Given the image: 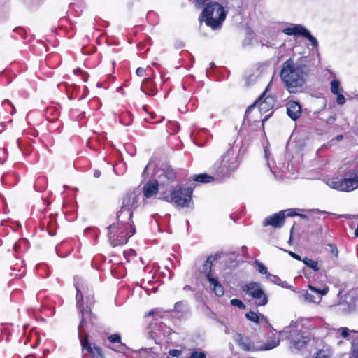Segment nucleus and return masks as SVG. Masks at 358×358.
<instances>
[{
  "label": "nucleus",
  "mask_w": 358,
  "mask_h": 358,
  "mask_svg": "<svg viewBox=\"0 0 358 358\" xmlns=\"http://www.w3.org/2000/svg\"><path fill=\"white\" fill-rule=\"evenodd\" d=\"M9 103V101L8 100H4L3 101V103Z\"/></svg>",
  "instance_id": "obj_59"
},
{
  "label": "nucleus",
  "mask_w": 358,
  "mask_h": 358,
  "mask_svg": "<svg viewBox=\"0 0 358 358\" xmlns=\"http://www.w3.org/2000/svg\"><path fill=\"white\" fill-rule=\"evenodd\" d=\"M337 333L343 338H347L350 334V330L347 327H341L338 329Z\"/></svg>",
  "instance_id": "obj_39"
},
{
  "label": "nucleus",
  "mask_w": 358,
  "mask_h": 358,
  "mask_svg": "<svg viewBox=\"0 0 358 358\" xmlns=\"http://www.w3.org/2000/svg\"><path fill=\"white\" fill-rule=\"evenodd\" d=\"M48 352H49V350H47L44 351V353H48Z\"/></svg>",
  "instance_id": "obj_62"
},
{
  "label": "nucleus",
  "mask_w": 358,
  "mask_h": 358,
  "mask_svg": "<svg viewBox=\"0 0 358 358\" xmlns=\"http://www.w3.org/2000/svg\"><path fill=\"white\" fill-rule=\"evenodd\" d=\"M22 265L18 266L15 265L14 266L11 267V270L13 271V273L10 274V275L14 276L15 278H20L23 277L25 274L26 269L22 265L23 262H21Z\"/></svg>",
  "instance_id": "obj_28"
},
{
  "label": "nucleus",
  "mask_w": 358,
  "mask_h": 358,
  "mask_svg": "<svg viewBox=\"0 0 358 358\" xmlns=\"http://www.w3.org/2000/svg\"><path fill=\"white\" fill-rule=\"evenodd\" d=\"M328 245L331 248L332 254H334L335 256H338V252L336 247L333 244H329Z\"/></svg>",
  "instance_id": "obj_44"
},
{
  "label": "nucleus",
  "mask_w": 358,
  "mask_h": 358,
  "mask_svg": "<svg viewBox=\"0 0 358 358\" xmlns=\"http://www.w3.org/2000/svg\"><path fill=\"white\" fill-rule=\"evenodd\" d=\"M234 341L242 348L243 350L248 352H255L259 350H269L277 347L280 344V339L274 337L272 340H269L264 345H257L251 342L249 338L243 337L241 334H235L233 336Z\"/></svg>",
  "instance_id": "obj_7"
},
{
  "label": "nucleus",
  "mask_w": 358,
  "mask_h": 358,
  "mask_svg": "<svg viewBox=\"0 0 358 358\" xmlns=\"http://www.w3.org/2000/svg\"><path fill=\"white\" fill-rule=\"evenodd\" d=\"M240 163L239 150L234 146H230L215 162L213 166V171L217 178H228L238 169Z\"/></svg>",
  "instance_id": "obj_2"
},
{
  "label": "nucleus",
  "mask_w": 358,
  "mask_h": 358,
  "mask_svg": "<svg viewBox=\"0 0 358 358\" xmlns=\"http://www.w3.org/2000/svg\"><path fill=\"white\" fill-rule=\"evenodd\" d=\"M286 217V211H279L270 216L266 217L262 222L264 227L272 226L274 228H281Z\"/></svg>",
  "instance_id": "obj_14"
},
{
  "label": "nucleus",
  "mask_w": 358,
  "mask_h": 358,
  "mask_svg": "<svg viewBox=\"0 0 358 358\" xmlns=\"http://www.w3.org/2000/svg\"><path fill=\"white\" fill-rule=\"evenodd\" d=\"M108 239L113 247L126 243L136 232L134 226L129 228L117 222L108 226Z\"/></svg>",
  "instance_id": "obj_5"
},
{
  "label": "nucleus",
  "mask_w": 358,
  "mask_h": 358,
  "mask_svg": "<svg viewBox=\"0 0 358 358\" xmlns=\"http://www.w3.org/2000/svg\"><path fill=\"white\" fill-rule=\"evenodd\" d=\"M310 73L306 58H289L282 65L280 76L286 90L291 94L301 92Z\"/></svg>",
  "instance_id": "obj_1"
},
{
  "label": "nucleus",
  "mask_w": 358,
  "mask_h": 358,
  "mask_svg": "<svg viewBox=\"0 0 358 358\" xmlns=\"http://www.w3.org/2000/svg\"><path fill=\"white\" fill-rule=\"evenodd\" d=\"M283 211H286V216H288V217H293V216H295V215H298L295 212V210L292 209V208L284 210Z\"/></svg>",
  "instance_id": "obj_42"
},
{
  "label": "nucleus",
  "mask_w": 358,
  "mask_h": 358,
  "mask_svg": "<svg viewBox=\"0 0 358 358\" xmlns=\"http://www.w3.org/2000/svg\"><path fill=\"white\" fill-rule=\"evenodd\" d=\"M176 176L174 170L170 167H167L160 171L159 177V178H164L167 179L168 182H172L176 178Z\"/></svg>",
  "instance_id": "obj_27"
},
{
  "label": "nucleus",
  "mask_w": 358,
  "mask_h": 358,
  "mask_svg": "<svg viewBox=\"0 0 358 358\" xmlns=\"http://www.w3.org/2000/svg\"><path fill=\"white\" fill-rule=\"evenodd\" d=\"M88 94V90L86 87H84V93L83 95L79 99V100L83 99L85 96H86Z\"/></svg>",
  "instance_id": "obj_46"
},
{
  "label": "nucleus",
  "mask_w": 358,
  "mask_h": 358,
  "mask_svg": "<svg viewBox=\"0 0 358 358\" xmlns=\"http://www.w3.org/2000/svg\"><path fill=\"white\" fill-rule=\"evenodd\" d=\"M267 280H268L270 282L280 285L282 287H285V284H286V282H282V280L277 275H273L271 273L267 274V276L266 277Z\"/></svg>",
  "instance_id": "obj_32"
},
{
  "label": "nucleus",
  "mask_w": 358,
  "mask_h": 358,
  "mask_svg": "<svg viewBox=\"0 0 358 358\" xmlns=\"http://www.w3.org/2000/svg\"><path fill=\"white\" fill-rule=\"evenodd\" d=\"M124 256L125 259L127 260V262H129V257L136 256V252L134 250H129V251L124 252Z\"/></svg>",
  "instance_id": "obj_41"
},
{
  "label": "nucleus",
  "mask_w": 358,
  "mask_h": 358,
  "mask_svg": "<svg viewBox=\"0 0 358 358\" xmlns=\"http://www.w3.org/2000/svg\"><path fill=\"white\" fill-rule=\"evenodd\" d=\"M74 287L76 289V304L77 307L81 314V320L79 324L80 329L86 327L90 328L93 326L95 316L93 315L91 309L85 310L83 308V292L85 291V283L81 278L76 277L74 278Z\"/></svg>",
  "instance_id": "obj_4"
},
{
  "label": "nucleus",
  "mask_w": 358,
  "mask_h": 358,
  "mask_svg": "<svg viewBox=\"0 0 358 358\" xmlns=\"http://www.w3.org/2000/svg\"><path fill=\"white\" fill-rule=\"evenodd\" d=\"M245 317L248 320L255 323H259L260 320L266 321V318L263 315L259 314L258 313L252 310L247 313Z\"/></svg>",
  "instance_id": "obj_29"
},
{
  "label": "nucleus",
  "mask_w": 358,
  "mask_h": 358,
  "mask_svg": "<svg viewBox=\"0 0 358 358\" xmlns=\"http://www.w3.org/2000/svg\"><path fill=\"white\" fill-rule=\"evenodd\" d=\"M306 38H307L311 43L312 46L314 48H317L318 46V42L317 40L311 35L310 31L308 30H306L305 34L303 36Z\"/></svg>",
  "instance_id": "obj_34"
},
{
  "label": "nucleus",
  "mask_w": 358,
  "mask_h": 358,
  "mask_svg": "<svg viewBox=\"0 0 358 358\" xmlns=\"http://www.w3.org/2000/svg\"><path fill=\"white\" fill-rule=\"evenodd\" d=\"M231 304L234 306H237L241 309H245V304L239 299H233L230 301Z\"/></svg>",
  "instance_id": "obj_38"
},
{
  "label": "nucleus",
  "mask_w": 358,
  "mask_h": 358,
  "mask_svg": "<svg viewBox=\"0 0 358 358\" xmlns=\"http://www.w3.org/2000/svg\"><path fill=\"white\" fill-rule=\"evenodd\" d=\"M132 216L133 211L121 207V209L117 213L118 219L117 223H120L130 228V226H133V222L131 220Z\"/></svg>",
  "instance_id": "obj_16"
},
{
  "label": "nucleus",
  "mask_w": 358,
  "mask_h": 358,
  "mask_svg": "<svg viewBox=\"0 0 358 358\" xmlns=\"http://www.w3.org/2000/svg\"><path fill=\"white\" fill-rule=\"evenodd\" d=\"M355 358H358V350L354 353Z\"/></svg>",
  "instance_id": "obj_55"
},
{
  "label": "nucleus",
  "mask_w": 358,
  "mask_h": 358,
  "mask_svg": "<svg viewBox=\"0 0 358 358\" xmlns=\"http://www.w3.org/2000/svg\"><path fill=\"white\" fill-rule=\"evenodd\" d=\"M266 94V92H264L259 97L258 99L256 100V101L253 103V105L250 106L248 109L247 110L245 111V118H244V121H245V119H246V117L248 115L249 113H250V110H251V108L258 104L259 105V111L262 112V111H265V110H268V107L270 106V103L271 101H273V99L271 97H266L265 98L264 100L263 98L264 96Z\"/></svg>",
  "instance_id": "obj_17"
},
{
  "label": "nucleus",
  "mask_w": 358,
  "mask_h": 358,
  "mask_svg": "<svg viewBox=\"0 0 358 358\" xmlns=\"http://www.w3.org/2000/svg\"><path fill=\"white\" fill-rule=\"evenodd\" d=\"M342 138H343V136H342V135H339V136H336V139H337L338 141H340V140H341Z\"/></svg>",
  "instance_id": "obj_54"
},
{
  "label": "nucleus",
  "mask_w": 358,
  "mask_h": 358,
  "mask_svg": "<svg viewBox=\"0 0 358 358\" xmlns=\"http://www.w3.org/2000/svg\"><path fill=\"white\" fill-rule=\"evenodd\" d=\"M41 358H45V357H41Z\"/></svg>",
  "instance_id": "obj_63"
},
{
  "label": "nucleus",
  "mask_w": 358,
  "mask_h": 358,
  "mask_svg": "<svg viewBox=\"0 0 358 358\" xmlns=\"http://www.w3.org/2000/svg\"><path fill=\"white\" fill-rule=\"evenodd\" d=\"M158 189L159 183L157 180L148 181L143 187V195L145 198H150L157 193Z\"/></svg>",
  "instance_id": "obj_20"
},
{
  "label": "nucleus",
  "mask_w": 358,
  "mask_h": 358,
  "mask_svg": "<svg viewBox=\"0 0 358 358\" xmlns=\"http://www.w3.org/2000/svg\"><path fill=\"white\" fill-rule=\"evenodd\" d=\"M214 66H215L214 63H211V64H210V66H211V67H213Z\"/></svg>",
  "instance_id": "obj_60"
},
{
  "label": "nucleus",
  "mask_w": 358,
  "mask_h": 358,
  "mask_svg": "<svg viewBox=\"0 0 358 358\" xmlns=\"http://www.w3.org/2000/svg\"><path fill=\"white\" fill-rule=\"evenodd\" d=\"M108 340L110 343H118L119 345L117 347V349L112 348L113 350L118 352H123L124 350L127 348L125 344L121 343V336L118 334H112L108 336Z\"/></svg>",
  "instance_id": "obj_23"
},
{
  "label": "nucleus",
  "mask_w": 358,
  "mask_h": 358,
  "mask_svg": "<svg viewBox=\"0 0 358 358\" xmlns=\"http://www.w3.org/2000/svg\"><path fill=\"white\" fill-rule=\"evenodd\" d=\"M145 69L142 67H138L136 71V73L138 76H143L145 73Z\"/></svg>",
  "instance_id": "obj_43"
},
{
  "label": "nucleus",
  "mask_w": 358,
  "mask_h": 358,
  "mask_svg": "<svg viewBox=\"0 0 358 358\" xmlns=\"http://www.w3.org/2000/svg\"><path fill=\"white\" fill-rule=\"evenodd\" d=\"M154 334L156 343H169L172 341V330L170 327L166 326L163 323L159 324L157 331L154 332Z\"/></svg>",
  "instance_id": "obj_13"
},
{
  "label": "nucleus",
  "mask_w": 358,
  "mask_h": 358,
  "mask_svg": "<svg viewBox=\"0 0 358 358\" xmlns=\"http://www.w3.org/2000/svg\"><path fill=\"white\" fill-rule=\"evenodd\" d=\"M27 241L25 239L20 240L17 242H16L13 245V250L16 253L20 252L22 248L27 247Z\"/></svg>",
  "instance_id": "obj_35"
},
{
  "label": "nucleus",
  "mask_w": 358,
  "mask_h": 358,
  "mask_svg": "<svg viewBox=\"0 0 358 358\" xmlns=\"http://www.w3.org/2000/svg\"><path fill=\"white\" fill-rule=\"evenodd\" d=\"M4 178H5V176H3V177L1 178V180H2V181H3V180H4Z\"/></svg>",
  "instance_id": "obj_61"
},
{
  "label": "nucleus",
  "mask_w": 358,
  "mask_h": 358,
  "mask_svg": "<svg viewBox=\"0 0 358 358\" xmlns=\"http://www.w3.org/2000/svg\"><path fill=\"white\" fill-rule=\"evenodd\" d=\"M355 237H358V224L355 231Z\"/></svg>",
  "instance_id": "obj_51"
},
{
  "label": "nucleus",
  "mask_w": 358,
  "mask_h": 358,
  "mask_svg": "<svg viewBox=\"0 0 358 358\" xmlns=\"http://www.w3.org/2000/svg\"><path fill=\"white\" fill-rule=\"evenodd\" d=\"M337 95L336 102L339 105H343L345 103V98L342 94V92L336 94Z\"/></svg>",
  "instance_id": "obj_40"
},
{
  "label": "nucleus",
  "mask_w": 358,
  "mask_h": 358,
  "mask_svg": "<svg viewBox=\"0 0 358 358\" xmlns=\"http://www.w3.org/2000/svg\"><path fill=\"white\" fill-rule=\"evenodd\" d=\"M192 194L191 188H182L178 186L170 194L160 193L159 199L172 203L176 208H185L189 206Z\"/></svg>",
  "instance_id": "obj_6"
},
{
  "label": "nucleus",
  "mask_w": 358,
  "mask_h": 358,
  "mask_svg": "<svg viewBox=\"0 0 358 358\" xmlns=\"http://www.w3.org/2000/svg\"><path fill=\"white\" fill-rule=\"evenodd\" d=\"M331 92L334 94H338L343 92V90L340 86V82L337 80H333L331 82Z\"/></svg>",
  "instance_id": "obj_33"
},
{
  "label": "nucleus",
  "mask_w": 358,
  "mask_h": 358,
  "mask_svg": "<svg viewBox=\"0 0 358 358\" xmlns=\"http://www.w3.org/2000/svg\"><path fill=\"white\" fill-rule=\"evenodd\" d=\"M141 90L149 96H154L157 90L150 78L145 79L141 86Z\"/></svg>",
  "instance_id": "obj_22"
},
{
  "label": "nucleus",
  "mask_w": 358,
  "mask_h": 358,
  "mask_svg": "<svg viewBox=\"0 0 358 358\" xmlns=\"http://www.w3.org/2000/svg\"><path fill=\"white\" fill-rule=\"evenodd\" d=\"M224 332H225V334H230V329L227 327H226L225 329H224Z\"/></svg>",
  "instance_id": "obj_50"
},
{
  "label": "nucleus",
  "mask_w": 358,
  "mask_h": 358,
  "mask_svg": "<svg viewBox=\"0 0 358 358\" xmlns=\"http://www.w3.org/2000/svg\"><path fill=\"white\" fill-rule=\"evenodd\" d=\"M214 178L207 173H201L199 175H195L194 177V180L201 182V183H208L213 182Z\"/></svg>",
  "instance_id": "obj_30"
},
{
  "label": "nucleus",
  "mask_w": 358,
  "mask_h": 358,
  "mask_svg": "<svg viewBox=\"0 0 358 358\" xmlns=\"http://www.w3.org/2000/svg\"><path fill=\"white\" fill-rule=\"evenodd\" d=\"M215 259H216V256L210 255L207 258V259L206 260V262L203 264V272L204 273V274L208 280H209L210 278H212V277L210 275L212 264Z\"/></svg>",
  "instance_id": "obj_24"
},
{
  "label": "nucleus",
  "mask_w": 358,
  "mask_h": 358,
  "mask_svg": "<svg viewBox=\"0 0 358 358\" xmlns=\"http://www.w3.org/2000/svg\"><path fill=\"white\" fill-rule=\"evenodd\" d=\"M343 192H351L358 188V171H350L342 178Z\"/></svg>",
  "instance_id": "obj_12"
},
{
  "label": "nucleus",
  "mask_w": 358,
  "mask_h": 358,
  "mask_svg": "<svg viewBox=\"0 0 358 358\" xmlns=\"http://www.w3.org/2000/svg\"><path fill=\"white\" fill-rule=\"evenodd\" d=\"M265 156L266 158H268V152L267 150H265Z\"/></svg>",
  "instance_id": "obj_58"
},
{
  "label": "nucleus",
  "mask_w": 358,
  "mask_h": 358,
  "mask_svg": "<svg viewBox=\"0 0 358 358\" xmlns=\"http://www.w3.org/2000/svg\"><path fill=\"white\" fill-rule=\"evenodd\" d=\"M208 280L210 284L213 291L217 296H222L224 295V288L216 278H212Z\"/></svg>",
  "instance_id": "obj_25"
},
{
  "label": "nucleus",
  "mask_w": 358,
  "mask_h": 358,
  "mask_svg": "<svg viewBox=\"0 0 358 358\" xmlns=\"http://www.w3.org/2000/svg\"><path fill=\"white\" fill-rule=\"evenodd\" d=\"M87 77L88 76L86 75L85 73H83V81L86 82L87 80Z\"/></svg>",
  "instance_id": "obj_49"
},
{
  "label": "nucleus",
  "mask_w": 358,
  "mask_h": 358,
  "mask_svg": "<svg viewBox=\"0 0 358 358\" xmlns=\"http://www.w3.org/2000/svg\"><path fill=\"white\" fill-rule=\"evenodd\" d=\"M302 262L306 266L311 268L315 271H318L320 269V268L318 266V262L317 261L313 260L308 257H304L302 259Z\"/></svg>",
  "instance_id": "obj_31"
},
{
  "label": "nucleus",
  "mask_w": 358,
  "mask_h": 358,
  "mask_svg": "<svg viewBox=\"0 0 358 358\" xmlns=\"http://www.w3.org/2000/svg\"><path fill=\"white\" fill-rule=\"evenodd\" d=\"M140 196L136 192L127 194L122 201V208L129 209L134 212V209L138 206Z\"/></svg>",
  "instance_id": "obj_15"
},
{
  "label": "nucleus",
  "mask_w": 358,
  "mask_h": 358,
  "mask_svg": "<svg viewBox=\"0 0 358 358\" xmlns=\"http://www.w3.org/2000/svg\"><path fill=\"white\" fill-rule=\"evenodd\" d=\"M289 254L291 257H292L293 258L299 260V261H302L303 259L301 258V257L297 255L296 253L294 252H289Z\"/></svg>",
  "instance_id": "obj_45"
},
{
  "label": "nucleus",
  "mask_w": 358,
  "mask_h": 358,
  "mask_svg": "<svg viewBox=\"0 0 358 358\" xmlns=\"http://www.w3.org/2000/svg\"><path fill=\"white\" fill-rule=\"evenodd\" d=\"M327 185L332 189L343 192V184L342 178H329L327 180Z\"/></svg>",
  "instance_id": "obj_26"
},
{
  "label": "nucleus",
  "mask_w": 358,
  "mask_h": 358,
  "mask_svg": "<svg viewBox=\"0 0 358 358\" xmlns=\"http://www.w3.org/2000/svg\"><path fill=\"white\" fill-rule=\"evenodd\" d=\"M309 289L311 292H306L303 294V299L306 303H317L321 301V296L326 295L329 292L328 287L322 289H317L313 286L309 285Z\"/></svg>",
  "instance_id": "obj_11"
},
{
  "label": "nucleus",
  "mask_w": 358,
  "mask_h": 358,
  "mask_svg": "<svg viewBox=\"0 0 358 358\" xmlns=\"http://www.w3.org/2000/svg\"><path fill=\"white\" fill-rule=\"evenodd\" d=\"M184 290H190L191 287L189 285H185L183 288Z\"/></svg>",
  "instance_id": "obj_52"
},
{
  "label": "nucleus",
  "mask_w": 358,
  "mask_h": 358,
  "mask_svg": "<svg viewBox=\"0 0 358 358\" xmlns=\"http://www.w3.org/2000/svg\"><path fill=\"white\" fill-rule=\"evenodd\" d=\"M182 352L181 350L172 349L169 351V354L166 357L161 358H181Z\"/></svg>",
  "instance_id": "obj_36"
},
{
  "label": "nucleus",
  "mask_w": 358,
  "mask_h": 358,
  "mask_svg": "<svg viewBox=\"0 0 358 358\" xmlns=\"http://www.w3.org/2000/svg\"><path fill=\"white\" fill-rule=\"evenodd\" d=\"M282 333L287 335L291 346L299 350L303 349L310 341V334L307 331L297 328L286 327Z\"/></svg>",
  "instance_id": "obj_8"
},
{
  "label": "nucleus",
  "mask_w": 358,
  "mask_h": 358,
  "mask_svg": "<svg viewBox=\"0 0 358 358\" xmlns=\"http://www.w3.org/2000/svg\"><path fill=\"white\" fill-rule=\"evenodd\" d=\"M255 264L257 266V270H258L259 273L261 274H265L266 277L267 274L269 273H268L267 268L262 262H260L258 260H255Z\"/></svg>",
  "instance_id": "obj_37"
},
{
  "label": "nucleus",
  "mask_w": 358,
  "mask_h": 358,
  "mask_svg": "<svg viewBox=\"0 0 358 358\" xmlns=\"http://www.w3.org/2000/svg\"><path fill=\"white\" fill-rule=\"evenodd\" d=\"M173 312L178 319L184 317L185 315L188 313L187 303L185 301L176 302L175 303L174 310H173Z\"/></svg>",
  "instance_id": "obj_21"
},
{
  "label": "nucleus",
  "mask_w": 358,
  "mask_h": 358,
  "mask_svg": "<svg viewBox=\"0 0 358 358\" xmlns=\"http://www.w3.org/2000/svg\"><path fill=\"white\" fill-rule=\"evenodd\" d=\"M16 30L18 31H23V29L21 28H17Z\"/></svg>",
  "instance_id": "obj_57"
},
{
  "label": "nucleus",
  "mask_w": 358,
  "mask_h": 358,
  "mask_svg": "<svg viewBox=\"0 0 358 358\" xmlns=\"http://www.w3.org/2000/svg\"><path fill=\"white\" fill-rule=\"evenodd\" d=\"M83 328L80 329V327L78 328V337L80 342L82 351L84 352L87 351L90 355L95 358H105L104 354L98 345L94 343H91L89 341V335L85 332Z\"/></svg>",
  "instance_id": "obj_10"
},
{
  "label": "nucleus",
  "mask_w": 358,
  "mask_h": 358,
  "mask_svg": "<svg viewBox=\"0 0 358 358\" xmlns=\"http://www.w3.org/2000/svg\"><path fill=\"white\" fill-rule=\"evenodd\" d=\"M243 290L255 300L256 306H265L268 303V297L262 289L260 283L256 282H249L243 287Z\"/></svg>",
  "instance_id": "obj_9"
},
{
  "label": "nucleus",
  "mask_w": 358,
  "mask_h": 358,
  "mask_svg": "<svg viewBox=\"0 0 358 358\" xmlns=\"http://www.w3.org/2000/svg\"><path fill=\"white\" fill-rule=\"evenodd\" d=\"M94 176L95 178H99V177H100V176H101V171H99V170H96V171H94Z\"/></svg>",
  "instance_id": "obj_47"
},
{
  "label": "nucleus",
  "mask_w": 358,
  "mask_h": 358,
  "mask_svg": "<svg viewBox=\"0 0 358 358\" xmlns=\"http://www.w3.org/2000/svg\"><path fill=\"white\" fill-rule=\"evenodd\" d=\"M157 312L156 310H150L147 315L146 316H150V315H153L154 314H155Z\"/></svg>",
  "instance_id": "obj_48"
},
{
  "label": "nucleus",
  "mask_w": 358,
  "mask_h": 358,
  "mask_svg": "<svg viewBox=\"0 0 358 358\" xmlns=\"http://www.w3.org/2000/svg\"><path fill=\"white\" fill-rule=\"evenodd\" d=\"M287 113L292 120H297L301 114V105L297 101H288L287 104Z\"/></svg>",
  "instance_id": "obj_18"
},
{
  "label": "nucleus",
  "mask_w": 358,
  "mask_h": 358,
  "mask_svg": "<svg viewBox=\"0 0 358 358\" xmlns=\"http://www.w3.org/2000/svg\"><path fill=\"white\" fill-rule=\"evenodd\" d=\"M307 29L301 24H291L282 29V32L289 36H303Z\"/></svg>",
  "instance_id": "obj_19"
},
{
  "label": "nucleus",
  "mask_w": 358,
  "mask_h": 358,
  "mask_svg": "<svg viewBox=\"0 0 358 358\" xmlns=\"http://www.w3.org/2000/svg\"><path fill=\"white\" fill-rule=\"evenodd\" d=\"M269 115L268 116H266L263 120H262V124H264V122L268 120Z\"/></svg>",
  "instance_id": "obj_53"
},
{
  "label": "nucleus",
  "mask_w": 358,
  "mask_h": 358,
  "mask_svg": "<svg viewBox=\"0 0 358 358\" xmlns=\"http://www.w3.org/2000/svg\"><path fill=\"white\" fill-rule=\"evenodd\" d=\"M227 12L224 8L216 1H210L204 7L200 20L213 30L220 29L226 19Z\"/></svg>",
  "instance_id": "obj_3"
},
{
  "label": "nucleus",
  "mask_w": 358,
  "mask_h": 358,
  "mask_svg": "<svg viewBox=\"0 0 358 358\" xmlns=\"http://www.w3.org/2000/svg\"><path fill=\"white\" fill-rule=\"evenodd\" d=\"M297 215L300 216L302 218H306V215H303V214H298Z\"/></svg>",
  "instance_id": "obj_56"
}]
</instances>
